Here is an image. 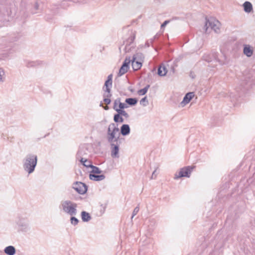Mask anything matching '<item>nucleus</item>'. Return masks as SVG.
<instances>
[{"instance_id": "2eb2a0df", "label": "nucleus", "mask_w": 255, "mask_h": 255, "mask_svg": "<svg viewBox=\"0 0 255 255\" xmlns=\"http://www.w3.org/2000/svg\"><path fill=\"white\" fill-rule=\"evenodd\" d=\"M243 52L245 55L250 57L253 54V49L250 45L245 44L244 45Z\"/></svg>"}, {"instance_id": "393cba45", "label": "nucleus", "mask_w": 255, "mask_h": 255, "mask_svg": "<svg viewBox=\"0 0 255 255\" xmlns=\"http://www.w3.org/2000/svg\"><path fill=\"white\" fill-rule=\"evenodd\" d=\"M112 77H113V75L112 74H110L108 76L107 80L106 81L104 86L105 87H112Z\"/></svg>"}, {"instance_id": "ddd939ff", "label": "nucleus", "mask_w": 255, "mask_h": 255, "mask_svg": "<svg viewBox=\"0 0 255 255\" xmlns=\"http://www.w3.org/2000/svg\"><path fill=\"white\" fill-rule=\"evenodd\" d=\"M136 56L135 55H133L132 57V59L131 60L132 67L134 71L138 70L141 68L142 66L141 62L138 61H136Z\"/></svg>"}, {"instance_id": "4468645a", "label": "nucleus", "mask_w": 255, "mask_h": 255, "mask_svg": "<svg viewBox=\"0 0 255 255\" xmlns=\"http://www.w3.org/2000/svg\"><path fill=\"white\" fill-rule=\"evenodd\" d=\"M130 128L128 125H123L120 129L121 133L123 136H126L129 134Z\"/></svg>"}, {"instance_id": "f03ea898", "label": "nucleus", "mask_w": 255, "mask_h": 255, "mask_svg": "<svg viewBox=\"0 0 255 255\" xmlns=\"http://www.w3.org/2000/svg\"><path fill=\"white\" fill-rule=\"evenodd\" d=\"M61 206L64 213L72 216H76L77 213V204L70 200L63 201L61 203Z\"/></svg>"}, {"instance_id": "49530a36", "label": "nucleus", "mask_w": 255, "mask_h": 255, "mask_svg": "<svg viewBox=\"0 0 255 255\" xmlns=\"http://www.w3.org/2000/svg\"><path fill=\"white\" fill-rule=\"evenodd\" d=\"M38 7H39V5H38V3L35 2V4H34V9L35 10H37V9H38Z\"/></svg>"}, {"instance_id": "ea45409f", "label": "nucleus", "mask_w": 255, "mask_h": 255, "mask_svg": "<svg viewBox=\"0 0 255 255\" xmlns=\"http://www.w3.org/2000/svg\"><path fill=\"white\" fill-rule=\"evenodd\" d=\"M35 65H36V62H33V61L29 62L27 64V66L28 67H33V66H34Z\"/></svg>"}, {"instance_id": "f3484780", "label": "nucleus", "mask_w": 255, "mask_h": 255, "mask_svg": "<svg viewBox=\"0 0 255 255\" xmlns=\"http://www.w3.org/2000/svg\"><path fill=\"white\" fill-rule=\"evenodd\" d=\"M4 252L7 255H14L16 253V250L13 246H9L4 249Z\"/></svg>"}, {"instance_id": "b1692460", "label": "nucleus", "mask_w": 255, "mask_h": 255, "mask_svg": "<svg viewBox=\"0 0 255 255\" xmlns=\"http://www.w3.org/2000/svg\"><path fill=\"white\" fill-rule=\"evenodd\" d=\"M114 121L115 123H123L124 121L123 117L118 113H117V114L114 115Z\"/></svg>"}, {"instance_id": "20e7f679", "label": "nucleus", "mask_w": 255, "mask_h": 255, "mask_svg": "<svg viewBox=\"0 0 255 255\" xmlns=\"http://www.w3.org/2000/svg\"><path fill=\"white\" fill-rule=\"evenodd\" d=\"M111 127H114V129H112V132L110 133L109 135L107 136L108 141L109 143H112L116 142L119 143H122V140L124 138L120 137V135L116 137V134L119 131V128L117 125H112Z\"/></svg>"}, {"instance_id": "f257e3e1", "label": "nucleus", "mask_w": 255, "mask_h": 255, "mask_svg": "<svg viewBox=\"0 0 255 255\" xmlns=\"http://www.w3.org/2000/svg\"><path fill=\"white\" fill-rule=\"evenodd\" d=\"M37 162V157L33 154H27L23 160L24 170L29 174L33 173Z\"/></svg>"}, {"instance_id": "0eeeda50", "label": "nucleus", "mask_w": 255, "mask_h": 255, "mask_svg": "<svg viewBox=\"0 0 255 255\" xmlns=\"http://www.w3.org/2000/svg\"><path fill=\"white\" fill-rule=\"evenodd\" d=\"M135 32L131 31L130 36L128 37L126 42H124V43H126V46L124 49L125 52H129L132 48H134V44L133 42L135 39Z\"/></svg>"}, {"instance_id": "a211bd4d", "label": "nucleus", "mask_w": 255, "mask_h": 255, "mask_svg": "<svg viewBox=\"0 0 255 255\" xmlns=\"http://www.w3.org/2000/svg\"><path fill=\"white\" fill-rule=\"evenodd\" d=\"M243 7L246 12L250 13L253 10V5L249 1H245L243 4Z\"/></svg>"}, {"instance_id": "a19ab883", "label": "nucleus", "mask_w": 255, "mask_h": 255, "mask_svg": "<svg viewBox=\"0 0 255 255\" xmlns=\"http://www.w3.org/2000/svg\"><path fill=\"white\" fill-rule=\"evenodd\" d=\"M103 101L107 105H109L111 102V100L109 98H104Z\"/></svg>"}, {"instance_id": "8fccbe9b", "label": "nucleus", "mask_w": 255, "mask_h": 255, "mask_svg": "<svg viewBox=\"0 0 255 255\" xmlns=\"http://www.w3.org/2000/svg\"><path fill=\"white\" fill-rule=\"evenodd\" d=\"M100 107H103V104L102 103H100Z\"/></svg>"}, {"instance_id": "a18cd8bd", "label": "nucleus", "mask_w": 255, "mask_h": 255, "mask_svg": "<svg viewBox=\"0 0 255 255\" xmlns=\"http://www.w3.org/2000/svg\"><path fill=\"white\" fill-rule=\"evenodd\" d=\"M156 172V170H154V171L152 172V175L151 176V179H155L156 177V175L155 174Z\"/></svg>"}, {"instance_id": "dca6fc26", "label": "nucleus", "mask_w": 255, "mask_h": 255, "mask_svg": "<svg viewBox=\"0 0 255 255\" xmlns=\"http://www.w3.org/2000/svg\"><path fill=\"white\" fill-rule=\"evenodd\" d=\"M89 178L90 180L99 181L104 180L105 178V176L103 174L96 175L92 173H90Z\"/></svg>"}, {"instance_id": "c85d7f7f", "label": "nucleus", "mask_w": 255, "mask_h": 255, "mask_svg": "<svg viewBox=\"0 0 255 255\" xmlns=\"http://www.w3.org/2000/svg\"><path fill=\"white\" fill-rule=\"evenodd\" d=\"M131 62L130 57H126L122 66L129 69V65Z\"/></svg>"}, {"instance_id": "7c9ffc66", "label": "nucleus", "mask_w": 255, "mask_h": 255, "mask_svg": "<svg viewBox=\"0 0 255 255\" xmlns=\"http://www.w3.org/2000/svg\"><path fill=\"white\" fill-rule=\"evenodd\" d=\"M128 68H126V67L122 66L120 69L119 72L118 73L119 76H121L127 73L128 71Z\"/></svg>"}, {"instance_id": "c9c22d12", "label": "nucleus", "mask_w": 255, "mask_h": 255, "mask_svg": "<svg viewBox=\"0 0 255 255\" xmlns=\"http://www.w3.org/2000/svg\"><path fill=\"white\" fill-rule=\"evenodd\" d=\"M112 125H116L115 123H111L108 127V130H107V136L109 135L110 133L112 132V129H114V127H111Z\"/></svg>"}, {"instance_id": "4c0bfd02", "label": "nucleus", "mask_w": 255, "mask_h": 255, "mask_svg": "<svg viewBox=\"0 0 255 255\" xmlns=\"http://www.w3.org/2000/svg\"><path fill=\"white\" fill-rule=\"evenodd\" d=\"M157 37V35H155L153 38L150 39V42H149V41H147L146 43H145V45L147 46V47H149L150 46V43H152L153 42V41L154 40V39H155Z\"/></svg>"}, {"instance_id": "39448f33", "label": "nucleus", "mask_w": 255, "mask_h": 255, "mask_svg": "<svg viewBox=\"0 0 255 255\" xmlns=\"http://www.w3.org/2000/svg\"><path fill=\"white\" fill-rule=\"evenodd\" d=\"M194 168V166H188L181 168L178 173H176L175 174L174 179H178L184 177H189L193 169Z\"/></svg>"}, {"instance_id": "de8ad7c7", "label": "nucleus", "mask_w": 255, "mask_h": 255, "mask_svg": "<svg viewBox=\"0 0 255 255\" xmlns=\"http://www.w3.org/2000/svg\"><path fill=\"white\" fill-rule=\"evenodd\" d=\"M103 108L105 110H108L109 109V107L108 106L103 107Z\"/></svg>"}, {"instance_id": "6e6552de", "label": "nucleus", "mask_w": 255, "mask_h": 255, "mask_svg": "<svg viewBox=\"0 0 255 255\" xmlns=\"http://www.w3.org/2000/svg\"><path fill=\"white\" fill-rule=\"evenodd\" d=\"M73 188L79 194L83 195L86 193L88 187L86 184L82 182H75L73 184Z\"/></svg>"}, {"instance_id": "f8f14e48", "label": "nucleus", "mask_w": 255, "mask_h": 255, "mask_svg": "<svg viewBox=\"0 0 255 255\" xmlns=\"http://www.w3.org/2000/svg\"><path fill=\"white\" fill-rule=\"evenodd\" d=\"M88 149L84 146H80L76 154V158L78 159L81 157H85V155H87Z\"/></svg>"}, {"instance_id": "09e8293b", "label": "nucleus", "mask_w": 255, "mask_h": 255, "mask_svg": "<svg viewBox=\"0 0 255 255\" xmlns=\"http://www.w3.org/2000/svg\"><path fill=\"white\" fill-rule=\"evenodd\" d=\"M103 122L106 123L107 122L106 119H104V120L102 121Z\"/></svg>"}, {"instance_id": "1a4fd4ad", "label": "nucleus", "mask_w": 255, "mask_h": 255, "mask_svg": "<svg viewBox=\"0 0 255 255\" xmlns=\"http://www.w3.org/2000/svg\"><path fill=\"white\" fill-rule=\"evenodd\" d=\"M111 149V156L113 158H119V147L121 143L118 142L110 143Z\"/></svg>"}, {"instance_id": "58836bf2", "label": "nucleus", "mask_w": 255, "mask_h": 255, "mask_svg": "<svg viewBox=\"0 0 255 255\" xmlns=\"http://www.w3.org/2000/svg\"><path fill=\"white\" fill-rule=\"evenodd\" d=\"M4 72L3 70L1 68H0V82L3 81L2 77L4 75Z\"/></svg>"}, {"instance_id": "2f4dec72", "label": "nucleus", "mask_w": 255, "mask_h": 255, "mask_svg": "<svg viewBox=\"0 0 255 255\" xmlns=\"http://www.w3.org/2000/svg\"><path fill=\"white\" fill-rule=\"evenodd\" d=\"M203 58L204 60L208 62H211L213 60L211 54H205Z\"/></svg>"}, {"instance_id": "3c124183", "label": "nucleus", "mask_w": 255, "mask_h": 255, "mask_svg": "<svg viewBox=\"0 0 255 255\" xmlns=\"http://www.w3.org/2000/svg\"><path fill=\"white\" fill-rule=\"evenodd\" d=\"M121 46H120V47H119L120 50H121Z\"/></svg>"}, {"instance_id": "37998d69", "label": "nucleus", "mask_w": 255, "mask_h": 255, "mask_svg": "<svg viewBox=\"0 0 255 255\" xmlns=\"http://www.w3.org/2000/svg\"><path fill=\"white\" fill-rule=\"evenodd\" d=\"M169 22V20H165L163 22V23L161 25V28L164 27L167 23Z\"/></svg>"}, {"instance_id": "79ce46f5", "label": "nucleus", "mask_w": 255, "mask_h": 255, "mask_svg": "<svg viewBox=\"0 0 255 255\" xmlns=\"http://www.w3.org/2000/svg\"><path fill=\"white\" fill-rule=\"evenodd\" d=\"M122 102H121V98H118L117 99H116L115 101H114V103L116 104H117V105H119V106L120 105V104Z\"/></svg>"}, {"instance_id": "9b49d317", "label": "nucleus", "mask_w": 255, "mask_h": 255, "mask_svg": "<svg viewBox=\"0 0 255 255\" xmlns=\"http://www.w3.org/2000/svg\"><path fill=\"white\" fill-rule=\"evenodd\" d=\"M194 94L193 92H189L187 93L183 98L182 101L180 103L181 106L182 107L185 106L187 104L189 103L190 102V101L194 97Z\"/></svg>"}, {"instance_id": "423d86ee", "label": "nucleus", "mask_w": 255, "mask_h": 255, "mask_svg": "<svg viewBox=\"0 0 255 255\" xmlns=\"http://www.w3.org/2000/svg\"><path fill=\"white\" fill-rule=\"evenodd\" d=\"M244 79L243 80L245 82L242 83L246 85L249 84L250 86L255 84V71L254 70H250L247 71L244 74Z\"/></svg>"}, {"instance_id": "6ab92c4d", "label": "nucleus", "mask_w": 255, "mask_h": 255, "mask_svg": "<svg viewBox=\"0 0 255 255\" xmlns=\"http://www.w3.org/2000/svg\"><path fill=\"white\" fill-rule=\"evenodd\" d=\"M87 167H89L92 169L90 173L92 174H100L102 173V171L100 169V168L96 166H94L91 163L88 164V165L87 166Z\"/></svg>"}, {"instance_id": "5701e85b", "label": "nucleus", "mask_w": 255, "mask_h": 255, "mask_svg": "<svg viewBox=\"0 0 255 255\" xmlns=\"http://www.w3.org/2000/svg\"><path fill=\"white\" fill-rule=\"evenodd\" d=\"M81 218L83 222H88L91 219V217L89 213L86 211H82L81 212Z\"/></svg>"}, {"instance_id": "aec40b11", "label": "nucleus", "mask_w": 255, "mask_h": 255, "mask_svg": "<svg viewBox=\"0 0 255 255\" xmlns=\"http://www.w3.org/2000/svg\"><path fill=\"white\" fill-rule=\"evenodd\" d=\"M112 87H105L104 86L103 88V91L105 92V93L103 94V97L104 98H109L110 99L112 97V95L111 93V88Z\"/></svg>"}, {"instance_id": "9d476101", "label": "nucleus", "mask_w": 255, "mask_h": 255, "mask_svg": "<svg viewBox=\"0 0 255 255\" xmlns=\"http://www.w3.org/2000/svg\"><path fill=\"white\" fill-rule=\"evenodd\" d=\"M17 224L19 231L26 232L29 229L28 223L24 219H20Z\"/></svg>"}, {"instance_id": "a878e982", "label": "nucleus", "mask_w": 255, "mask_h": 255, "mask_svg": "<svg viewBox=\"0 0 255 255\" xmlns=\"http://www.w3.org/2000/svg\"><path fill=\"white\" fill-rule=\"evenodd\" d=\"M211 55H212L213 60H215V61L218 62L219 63V64L221 65H223L224 64V63L223 62H222L221 60H220L218 58V52H215V51H212Z\"/></svg>"}, {"instance_id": "f704fd0d", "label": "nucleus", "mask_w": 255, "mask_h": 255, "mask_svg": "<svg viewBox=\"0 0 255 255\" xmlns=\"http://www.w3.org/2000/svg\"><path fill=\"white\" fill-rule=\"evenodd\" d=\"M119 109L124 110L125 109H127L128 107V104L126 103H121L119 105Z\"/></svg>"}, {"instance_id": "cd10ccee", "label": "nucleus", "mask_w": 255, "mask_h": 255, "mask_svg": "<svg viewBox=\"0 0 255 255\" xmlns=\"http://www.w3.org/2000/svg\"><path fill=\"white\" fill-rule=\"evenodd\" d=\"M150 87V85H147L143 89H140L139 90H138L137 91V93L139 95H145L149 88Z\"/></svg>"}, {"instance_id": "c03bdc74", "label": "nucleus", "mask_w": 255, "mask_h": 255, "mask_svg": "<svg viewBox=\"0 0 255 255\" xmlns=\"http://www.w3.org/2000/svg\"><path fill=\"white\" fill-rule=\"evenodd\" d=\"M113 109L118 113L119 110V107H118V105L114 103Z\"/></svg>"}, {"instance_id": "72a5a7b5", "label": "nucleus", "mask_w": 255, "mask_h": 255, "mask_svg": "<svg viewBox=\"0 0 255 255\" xmlns=\"http://www.w3.org/2000/svg\"><path fill=\"white\" fill-rule=\"evenodd\" d=\"M140 104H142L143 106H146L148 104V102L146 97L142 98L140 101Z\"/></svg>"}, {"instance_id": "4be33fe9", "label": "nucleus", "mask_w": 255, "mask_h": 255, "mask_svg": "<svg viewBox=\"0 0 255 255\" xmlns=\"http://www.w3.org/2000/svg\"><path fill=\"white\" fill-rule=\"evenodd\" d=\"M138 100L135 98H127L125 100L126 103L128 104V105L130 106H133L136 105L137 103Z\"/></svg>"}, {"instance_id": "7ed1b4c3", "label": "nucleus", "mask_w": 255, "mask_h": 255, "mask_svg": "<svg viewBox=\"0 0 255 255\" xmlns=\"http://www.w3.org/2000/svg\"><path fill=\"white\" fill-rule=\"evenodd\" d=\"M220 22L213 17H210L208 18L206 17V22L204 28L206 32H207L208 28L210 27L211 29H213L216 33L220 32Z\"/></svg>"}, {"instance_id": "473e14b6", "label": "nucleus", "mask_w": 255, "mask_h": 255, "mask_svg": "<svg viewBox=\"0 0 255 255\" xmlns=\"http://www.w3.org/2000/svg\"><path fill=\"white\" fill-rule=\"evenodd\" d=\"M118 113H119L121 116H124L126 118H128L129 117V115L125 110L119 109Z\"/></svg>"}, {"instance_id": "bb28decb", "label": "nucleus", "mask_w": 255, "mask_h": 255, "mask_svg": "<svg viewBox=\"0 0 255 255\" xmlns=\"http://www.w3.org/2000/svg\"><path fill=\"white\" fill-rule=\"evenodd\" d=\"M76 159L78 160L83 166L86 167L88 165V164H87V163H88V164L92 163L90 160H88L86 157H81Z\"/></svg>"}, {"instance_id": "412c9836", "label": "nucleus", "mask_w": 255, "mask_h": 255, "mask_svg": "<svg viewBox=\"0 0 255 255\" xmlns=\"http://www.w3.org/2000/svg\"><path fill=\"white\" fill-rule=\"evenodd\" d=\"M167 72V70L164 65H160L157 70V74L160 76H164Z\"/></svg>"}, {"instance_id": "c756f323", "label": "nucleus", "mask_w": 255, "mask_h": 255, "mask_svg": "<svg viewBox=\"0 0 255 255\" xmlns=\"http://www.w3.org/2000/svg\"><path fill=\"white\" fill-rule=\"evenodd\" d=\"M74 216H71L70 221V223L72 225H73L74 226H76L79 223V221L77 218H76Z\"/></svg>"}, {"instance_id": "e433bc0d", "label": "nucleus", "mask_w": 255, "mask_h": 255, "mask_svg": "<svg viewBox=\"0 0 255 255\" xmlns=\"http://www.w3.org/2000/svg\"><path fill=\"white\" fill-rule=\"evenodd\" d=\"M139 207H138V206H136V207L134 209L133 211V212H132V216H131V219L133 218V217H134V216H135V215L137 214V213H138V211H139Z\"/></svg>"}]
</instances>
